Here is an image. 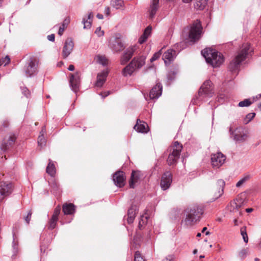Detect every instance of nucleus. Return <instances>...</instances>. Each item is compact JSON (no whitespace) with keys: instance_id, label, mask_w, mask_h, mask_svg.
<instances>
[{"instance_id":"obj_1","label":"nucleus","mask_w":261,"mask_h":261,"mask_svg":"<svg viewBox=\"0 0 261 261\" xmlns=\"http://www.w3.org/2000/svg\"><path fill=\"white\" fill-rule=\"evenodd\" d=\"M253 48L250 44L246 43L242 45L237 55L230 63L229 68L233 72L238 70L240 64L244 61L249 56L251 55Z\"/></svg>"},{"instance_id":"obj_2","label":"nucleus","mask_w":261,"mask_h":261,"mask_svg":"<svg viewBox=\"0 0 261 261\" xmlns=\"http://www.w3.org/2000/svg\"><path fill=\"white\" fill-rule=\"evenodd\" d=\"M201 55L206 62L213 67L220 66L224 62L223 55L214 49L205 48L201 51Z\"/></svg>"},{"instance_id":"obj_3","label":"nucleus","mask_w":261,"mask_h":261,"mask_svg":"<svg viewBox=\"0 0 261 261\" xmlns=\"http://www.w3.org/2000/svg\"><path fill=\"white\" fill-rule=\"evenodd\" d=\"M146 57L142 55L135 57L131 62L125 66L122 71L124 76H130L134 72L141 68L145 64Z\"/></svg>"},{"instance_id":"obj_4","label":"nucleus","mask_w":261,"mask_h":261,"mask_svg":"<svg viewBox=\"0 0 261 261\" xmlns=\"http://www.w3.org/2000/svg\"><path fill=\"white\" fill-rule=\"evenodd\" d=\"M214 93L213 84L211 81H205L200 87L198 95L194 98L192 102L193 105H199L200 101L204 100L205 97H211Z\"/></svg>"},{"instance_id":"obj_5","label":"nucleus","mask_w":261,"mask_h":261,"mask_svg":"<svg viewBox=\"0 0 261 261\" xmlns=\"http://www.w3.org/2000/svg\"><path fill=\"white\" fill-rule=\"evenodd\" d=\"M202 208L198 206H192L188 212L185 219V223L187 226H191L198 222L203 214Z\"/></svg>"},{"instance_id":"obj_6","label":"nucleus","mask_w":261,"mask_h":261,"mask_svg":"<svg viewBox=\"0 0 261 261\" xmlns=\"http://www.w3.org/2000/svg\"><path fill=\"white\" fill-rule=\"evenodd\" d=\"M39 60L35 57H31L28 60L24 68V71L27 77H32L38 71Z\"/></svg>"},{"instance_id":"obj_7","label":"nucleus","mask_w":261,"mask_h":261,"mask_svg":"<svg viewBox=\"0 0 261 261\" xmlns=\"http://www.w3.org/2000/svg\"><path fill=\"white\" fill-rule=\"evenodd\" d=\"M172 148V151L169 154L167 159L168 164L170 166L176 164L179 159L182 146L178 142L176 141L174 143Z\"/></svg>"},{"instance_id":"obj_8","label":"nucleus","mask_w":261,"mask_h":261,"mask_svg":"<svg viewBox=\"0 0 261 261\" xmlns=\"http://www.w3.org/2000/svg\"><path fill=\"white\" fill-rule=\"evenodd\" d=\"M202 27L199 21L197 20L191 26L189 37L190 40L195 42L199 40L201 36Z\"/></svg>"},{"instance_id":"obj_9","label":"nucleus","mask_w":261,"mask_h":261,"mask_svg":"<svg viewBox=\"0 0 261 261\" xmlns=\"http://www.w3.org/2000/svg\"><path fill=\"white\" fill-rule=\"evenodd\" d=\"M108 46L114 53H118L123 50L124 46L120 38V35L116 34L111 37L109 40Z\"/></svg>"},{"instance_id":"obj_10","label":"nucleus","mask_w":261,"mask_h":261,"mask_svg":"<svg viewBox=\"0 0 261 261\" xmlns=\"http://www.w3.org/2000/svg\"><path fill=\"white\" fill-rule=\"evenodd\" d=\"M229 132L232 137L233 140L236 142V143H242L245 142L247 138L248 135L244 129L242 127L237 128L234 131L232 130V128L230 127L229 128Z\"/></svg>"},{"instance_id":"obj_11","label":"nucleus","mask_w":261,"mask_h":261,"mask_svg":"<svg viewBox=\"0 0 261 261\" xmlns=\"http://www.w3.org/2000/svg\"><path fill=\"white\" fill-rule=\"evenodd\" d=\"M225 160L226 156L220 152L211 155V163L213 167L219 168L224 163Z\"/></svg>"},{"instance_id":"obj_12","label":"nucleus","mask_w":261,"mask_h":261,"mask_svg":"<svg viewBox=\"0 0 261 261\" xmlns=\"http://www.w3.org/2000/svg\"><path fill=\"white\" fill-rule=\"evenodd\" d=\"M243 203L242 199H236L231 201L227 206V210L230 213L236 214L237 215H241L240 211Z\"/></svg>"},{"instance_id":"obj_13","label":"nucleus","mask_w":261,"mask_h":261,"mask_svg":"<svg viewBox=\"0 0 261 261\" xmlns=\"http://www.w3.org/2000/svg\"><path fill=\"white\" fill-rule=\"evenodd\" d=\"M172 182V175L169 171L165 172L162 176L160 186L163 190L168 189Z\"/></svg>"},{"instance_id":"obj_14","label":"nucleus","mask_w":261,"mask_h":261,"mask_svg":"<svg viewBox=\"0 0 261 261\" xmlns=\"http://www.w3.org/2000/svg\"><path fill=\"white\" fill-rule=\"evenodd\" d=\"M70 86L72 90L76 93L79 89L80 84V73L76 71L74 74H70Z\"/></svg>"},{"instance_id":"obj_15","label":"nucleus","mask_w":261,"mask_h":261,"mask_svg":"<svg viewBox=\"0 0 261 261\" xmlns=\"http://www.w3.org/2000/svg\"><path fill=\"white\" fill-rule=\"evenodd\" d=\"M12 192V185L11 183L1 182L0 183V201L9 196Z\"/></svg>"},{"instance_id":"obj_16","label":"nucleus","mask_w":261,"mask_h":261,"mask_svg":"<svg viewBox=\"0 0 261 261\" xmlns=\"http://www.w3.org/2000/svg\"><path fill=\"white\" fill-rule=\"evenodd\" d=\"M136 49L137 46L134 45L130 46L125 50L120 59V63L121 65H125L127 63L133 56Z\"/></svg>"},{"instance_id":"obj_17","label":"nucleus","mask_w":261,"mask_h":261,"mask_svg":"<svg viewBox=\"0 0 261 261\" xmlns=\"http://www.w3.org/2000/svg\"><path fill=\"white\" fill-rule=\"evenodd\" d=\"M124 173L121 171H118L114 174L113 180L116 186L119 187H122L124 185Z\"/></svg>"},{"instance_id":"obj_18","label":"nucleus","mask_w":261,"mask_h":261,"mask_svg":"<svg viewBox=\"0 0 261 261\" xmlns=\"http://www.w3.org/2000/svg\"><path fill=\"white\" fill-rule=\"evenodd\" d=\"M74 43L71 39H67L64 44L62 50V55L64 58H66L72 52Z\"/></svg>"},{"instance_id":"obj_19","label":"nucleus","mask_w":261,"mask_h":261,"mask_svg":"<svg viewBox=\"0 0 261 261\" xmlns=\"http://www.w3.org/2000/svg\"><path fill=\"white\" fill-rule=\"evenodd\" d=\"M162 93V86L158 83L151 90L149 93V98L151 99H158Z\"/></svg>"},{"instance_id":"obj_20","label":"nucleus","mask_w":261,"mask_h":261,"mask_svg":"<svg viewBox=\"0 0 261 261\" xmlns=\"http://www.w3.org/2000/svg\"><path fill=\"white\" fill-rule=\"evenodd\" d=\"M159 2L160 0H151L148 10L149 18L152 19L154 18L160 7Z\"/></svg>"},{"instance_id":"obj_21","label":"nucleus","mask_w":261,"mask_h":261,"mask_svg":"<svg viewBox=\"0 0 261 261\" xmlns=\"http://www.w3.org/2000/svg\"><path fill=\"white\" fill-rule=\"evenodd\" d=\"M159 2L160 0H151L148 10L149 18L152 19L154 18L160 7Z\"/></svg>"},{"instance_id":"obj_22","label":"nucleus","mask_w":261,"mask_h":261,"mask_svg":"<svg viewBox=\"0 0 261 261\" xmlns=\"http://www.w3.org/2000/svg\"><path fill=\"white\" fill-rule=\"evenodd\" d=\"M176 55L174 50L170 49L166 51L163 55V60L166 65H168L173 61Z\"/></svg>"},{"instance_id":"obj_23","label":"nucleus","mask_w":261,"mask_h":261,"mask_svg":"<svg viewBox=\"0 0 261 261\" xmlns=\"http://www.w3.org/2000/svg\"><path fill=\"white\" fill-rule=\"evenodd\" d=\"M141 178V172L139 171H133L131 174V177L129 180V187L131 188H134L135 184L137 183Z\"/></svg>"},{"instance_id":"obj_24","label":"nucleus","mask_w":261,"mask_h":261,"mask_svg":"<svg viewBox=\"0 0 261 261\" xmlns=\"http://www.w3.org/2000/svg\"><path fill=\"white\" fill-rule=\"evenodd\" d=\"M107 75L108 72L106 70H103L101 73L98 74L95 86L97 87H102L106 80Z\"/></svg>"},{"instance_id":"obj_25","label":"nucleus","mask_w":261,"mask_h":261,"mask_svg":"<svg viewBox=\"0 0 261 261\" xmlns=\"http://www.w3.org/2000/svg\"><path fill=\"white\" fill-rule=\"evenodd\" d=\"M134 128L139 133H146L148 131L147 124L144 122L141 121L139 119H137V123Z\"/></svg>"},{"instance_id":"obj_26","label":"nucleus","mask_w":261,"mask_h":261,"mask_svg":"<svg viewBox=\"0 0 261 261\" xmlns=\"http://www.w3.org/2000/svg\"><path fill=\"white\" fill-rule=\"evenodd\" d=\"M138 212V208L136 205H132L128 210L127 222L131 224L134 222L136 215Z\"/></svg>"},{"instance_id":"obj_27","label":"nucleus","mask_w":261,"mask_h":261,"mask_svg":"<svg viewBox=\"0 0 261 261\" xmlns=\"http://www.w3.org/2000/svg\"><path fill=\"white\" fill-rule=\"evenodd\" d=\"M217 184L218 185L219 188L218 192L216 193L215 195V198H214V200L218 199L224 193V188L225 185V181L222 179H219L217 181Z\"/></svg>"},{"instance_id":"obj_28","label":"nucleus","mask_w":261,"mask_h":261,"mask_svg":"<svg viewBox=\"0 0 261 261\" xmlns=\"http://www.w3.org/2000/svg\"><path fill=\"white\" fill-rule=\"evenodd\" d=\"M152 28L150 26H148L144 30L143 35L140 37L138 42L140 44H142L145 42L148 37L151 34Z\"/></svg>"},{"instance_id":"obj_29","label":"nucleus","mask_w":261,"mask_h":261,"mask_svg":"<svg viewBox=\"0 0 261 261\" xmlns=\"http://www.w3.org/2000/svg\"><path fill=\"white\" fill-rule=\"evenodd\" d=\"M75 211V206L72 203H66L63 205V211L65 215H72Z\"/></svg>"},{"instance_id":"obj_30","label":"nucleus","mask_w":261,"mask_h":261,"mask_svg":"<svg viewBox=\"0 0 261 261\" xmlns=\"http://www.w3.org/2000/svg\"><path fill=\"white\" fill-rule=\"evenodd\" d=\"M49 163L46 167V172L51 176H54L56 174V168L52 161L49 160Z\"/></svg>"},{"instance_id":"obj_31","label":"nucleus","mask_w":261,"mask_h":261,"mask_svg":"<svg viewBox=\"0 0 261 261\" xmlns=\"http://www.w3.org/2000/svg\"><path fill=\"white\" fill-rule=\"evenodd\" d=\"M254 101V97H253L252 98L245 99L244 100L240 101L238 104V106L240 107H249Z\"/></svg>"},{"instance_id":"obj_32","label":"nucleus","mask_w":261,"mask_h":261,"mask_svg":"<svg viewBox=\"0 0 261 261\" xmlns=\"http://www.w3.org/2000/svg\"><path fill=\"white\" fill-rule=\"evenodd\" d=\"M15 139L16 137L14 135H10L7 142L2 145V149L6 150L7 148V146L11 145L15 142Z\"/></svg>"},{"instance_id":"obj_33","label":"nucleus","mask_w":261,"mask_h":261,"mask_svg":"<svg viewBox=\"0 0 261 261\" xmlns=\"http://www.w3.org/2000/svg\"><path fill=\"white\" fill-rule=\"evenodd\" d=\"M206 4L207 1H206V0H196L194 7L197 9L202 10L204 8Z\"/></svg>"},{"instance_id":"obj_34","label":"nucleus","mask_w":261,"mask_h":261,"mask_svg":"<svg viewBox=\"0 0 261 261\" xmlns=\"http://www.w3.org/2000/svg\"><path fill=\"white\" fill-rule=\"evenodd\" d=\"M112 6L116 9H119L124 6L123 0H112L111 1Z\"/></svg>"},{"instance_id":"obj_35","label":"nucleus","mask_w":261,"mask_h":261,"mask_svg":"<svg viewBox=\"0 0 261 261\" xmlns=\"http://www.w3.org/2000/svg\"><path fill=\"white\" fill-rule=\"evenodd\" d=\"M148 218V216L147 215L141 216L138 225L140 229H142L146 224H147Z\"/></svg>"},{"instance_id":"obj_36","label":"nucleus","mask_w":261,"mask_h":261,"mask_svg":"<svg viewBox=\"0 0 261 261\" xmlns=\"http://www.w3.org/2000/svg\"><path fill=\"white\" fill-rule=\"evenodd\" d=\"M69 21L70 19L69 18H66V19H65L62 25L59 28V30L58 31L59 35H60V36L62 35L63 32L64 31V30L67 28L69 22Z\"/></svg>"},{"instance_id":"obj_37","label":"nucleus","mask_w":261,"mask_h":261,"mask_svg":"<svg viewBox=\"0 0 261 261\" xmlns=\"http://www.w3.org/2000/svg\"><path fill=\"white\" fill-rule=\"evenodd\" d=\"M58 221V219L51 217L48 222V229L51 230L54 229L56 226Z\"/></svg>"},{"instance_id":"obj_38","label":"nucleus","mask_w":261,"mask_h":261,"mask_svg":"<svg viewBox=\"0 0 261 261\" xmlns=\"http://www.w3.org/2000/svg\"><path fill=\"white\" fill-rule=\"evenodd\" d=\"M250 178V175H246L236 184V187L240 188Z\"/></svg>"},{"instance_id":"obj_39","label":"nucleus","mask_w":261,"mask_h":261,"mask_svg":"<svg viewBox=\"0 0 261 261\" xmlns=\"http://www.w3.org/2000/svg\"><path fill=\"white\" fill-rule=\"evenodd\" d=\"M249 249L248 248H244L242 249L238 253V257L241 259H243L249 254Z\"/></svg>"},{"instance_id":"obj_40","label":"nucleus","mask_w":261,"mask_h":261,"mask_svg":"<svg viewBox=\"0 0 261 261\" xmlns=\"http://www.w3.org/2000/svg\"><path fill=\"white\" fill-rule=\"evenodd\" d=\"M97 61L98 63L103 66L107 65L108 60L105 56H97Z\"/></svg>"},{"instance_id":"obj_41","label":"nucleus","mask_w":261,"mask_h":261,"mask_svg":"<svg viewBox=\"0 0 261 261\" xmlns=\"http://www.w3.org/2000/svg\"><path fill=\"white\" fill-rule=\"evenodd\" d=\"M241 234L242 236V238L244 240V241L245 243H247L248 242V236L246 232V227H243L241 228Z\"/></svg>"},{"instance_id":"obj_42","label":"nucleus","mask_w":261,"mask_h":261,"mask_svg":"<svg viewBox=\"0 0 261 261\" xmlns=\"http://www.w3.org/2000/svg\"><path fill=\"white\" fill-rule=\"evenodd\" d=\"M176 73L174 71H170L167 74L168 82L170 84L175 77Z\"/></svg>"},{"instance_id":"obj_43","label":"nucleus","mask_w":261,"mask_h":261,"mask_svg":"<svg viewBox=\"0 0 261 261\" xmlns=\"http://www.w3.org/2000/svg\"><path fill=\"white\" fill-rule=\"evenodd\" d=\"M255 113H250L248 114L245 118L244 120V123L245 124L248 123L253 118L255 117Z\"/></svg>"},{"instance_id":"obj_44","label":"nucleus","mask_w":261,"mask_h":261,"mask_svg":"<svg viewBox=\"0 0 261 261\" xmlns=\"http://www.w3.org/2000/svg\"><path fill=\"white\" fill-rule=\"evenodd\" d=\"M13 251L14 254L12 255V257H14L18 252V244L15 241V238L14 237V235H13V242L12 245Z\"/></svg>"},{"instance_id":"obj_45","label":"nucleus","mask_w":261,"mask_h":261,"mask_svg":"<svg viewBox=\"0 0 261 261\" xmlns=\"http://www.w3.org/2000/svg\"><path fill=\"white\" fill-rule=\"evenodd\" d=\"M46 143V140L44 136L39 135L38 138V144L39 146L42 147Z\"/></svg>"},{"instance_id":"obj_46","label":"nucleus","mask_w":261,"mask_h":261,"mask_svg":"<svg viewBox=\"0 0 261 261\" xmlns=\"http://www.w3.org/2000/svg\"><path fill=\"white\" fill-rule=\"evenodd\" d=\"M162 48L158 52H156L153 54V56L150 60L151 62H154V61L156 60L158 58H160V57L161 56V55L162 54Z\"/></svg>"},{"instance_id":"obj_47","label":"nucleus","mask_w":261,"mask_h":261,"mask_svg":"<svg viewBox=\"0 0 261 261\" xmlns=\"http://www.w3.org/2000/svg\"><path fill=\"white\" fill-rule=\"evenodd\" d=\"M10 61V59L9 57L7 56L5 57V58L0 60V66L3 65L6 66L9 63Z\"/></svg>"},{"instance_id":"obj_48","label":"nucleus","mask_w":261,"mask_h":261,"mask_svg":"<svg viewBox=\"0 0 261 261\" xmlns=\"http://www.w3.org/2000/svg\"><path fill=\"white\" fill-rule=\"evenodd\" d=\"M83 23L84 24V29H89L91 26V21L90 20L88 21L85 18L83 19L82 21Z\"/></svg>"},{"instance_id":"obj_49","label":"nucleus","mask_w":261,"mask_h":261,"mask_svg":"<svg viewBox=\"0 0 261 261\" xmlns=\"http://www.w3.org/2000/svg\"><path fill=\"white\" fill-rule=\"evenodd\" d=\"M134 261H145L139 251H136L135 254Z\"/></svg>"},{"instance_id":"obj_50","label":"nucleus","mask_w":261,"mask_h":261,"mask_svg":"<svg viewBox=\"0 0 261 261\" xmlns=\"http://www.w3.org/2000/svg\"><path fill=\"white\" fill-rule=\"evenodd\" d=\"M61 208L60 206L57 207L54 211L51 217L58 219L59 214H60Z\"/></svg>"},{"instance_id":"obj_51","label":"nucleus","mask_w":261,"mask_h":261,"mask_svg":"<svg viewBox=\"0 0 261 261\" xmlns=\"http://www.w3.org/2000/svg\"><path fill=\"white\" fill-rule=\"evenodd\" d=\"M95 33L98 36H102L104 35V32L101 30L100 27H98L95 31Z\"/></svg>"},{"instance_id":"obj_52","label":"nucleus","mask_w":261,"mask_h":261,"mask_svg":"<svg viewBox=\"0 0 261 261\" xmlns=\"http://www.w3.org/2000/svg\"><path fill=\"white\" fill-rule=\"evenodd\" d=\"M21 91L23 94L28 97L30 95V92L27 87H21Z\"/></svg>"},{"instance_id":"obj_53","label":"nucleus","mask_w":261,"mask_h":261,"mask_svg":"<svg viewBox=\"0 0 261 261\" xmlns=\"http://www.w3.org/2000/svg\"><path fill=\"white\" fill-rule=\"evenodd\" d=\"M32 214V211L30 210L29 211L27 216L25 217V220L27 223H29L31 220Z\"/></svg>"},{"instance_id":"obj_54","label":"nucleus","mask_w":261,"mask_h":261,"mask_svg":"<svg viewBox=\"0 0 261 261\" xmlns=\"http://www.w3.org/2000/svg\"><path fill=\"white\" fill-rule=\"evenodd\" d=\"M174 259V256L172 255H170L167 256L165 259L163 260V261H173Z\"/></svg>"},{"instance_id":"obj_55","label":"nucleus","mask_w":261,"mask_h":261,"mask_svg":"<svg viewBox=\"0 0 261 261\" xmlns=\"http://www.w3.org/2000/svg\"><path fill=\"white\" fill-rule=\"evenodd\" d=\"M104 13L107 16H109L110 14V8L108 7H106Z\"/></svg>"},{"instance_id":"obj_56","label":"nucleus","mask_w":261,"mask_h":261,"mask_svg":"<svg viewBox=\"0 0 261 261\" xmlns=\"http://www.w3.org/2000/svg\"><path fill=\"white\" fill-rule=\"evenodd\" d=\"M47 39L48 40L51 41H55V35L54 34H51L47 36Z\"/></svg>"},{"instance_id":"obj_57","label":"nucleus","mask_w":261,"mask_h":261,"mask_svg":"<svg viewBox=\"0 0 261 261\" xmlns=\"http://www.w3.org/2000/svg\"><path fill=\"white\" fill-rule=\"evenodd\" d=\"M45 132H46V129H45V126H43L42 128V129L40 133V135H43L44 136V134H45Z\"/></svg>"},{"instance_id":"obj_58","label":"nucleus","mask_w":261,"mask_h":261,"mask_svg":"<svg viewBox=\"0 0 261 261\" xmlns=\"http://www.w3.org/2000/svg\"><path fill=\"white\" fill-rule=\"evenodd\" d=\"M224 98V96L223 95H220L218 96V101L219 102H223V99Z\"/></svg>"},{"instance_id":"obj_59","label":"nucleus","mask_w":261,"mask_h":261,"mask_svg":"<svg viewBox=\"0 0 261 261\" xmlns=\"http://www.w3.org/2000/svg\"><path fill=\"white\" fill-rule=\"evenodd\" d=\"M68 69L70 71H73L74 70V66L73 65H70Z\"/></svg>"},{"instance_id":"obj_60","label":"nucleus","mask_w":261,"mask_h":261,"mask_svg":"<svg viewBox=\"0 0 261 261\" xmlns=\"http://www.w3.org/2000/svg\"><path fill=\"white\" fill-rule=\"evenodd\" d=\"M103 94H104V95H103L102 93L101 94L102 98H105V97H106L108 95H109L110 94V92L109 91H107V92H105Z\"/></svg>"},{"instance_id":"obj_61","label":"nucleus","mask_w":261,"mask_h":261,"mask_svg":"<svg viewBox=\"0 0 261 261\" xmlns=\"http://www.w3.org/2000/svg\"><path fill=\"white\" fill-rule=\"evenodd\" d=\"M58 189V186L57 185H56V184H55V185L54 186L52 187V191H53L54 192H55V191L57 190Z\"/></svg>"},{"instance_id":"obj_62","label":"nucleus","mask_w":261,"mask_h":261,"mask_svg":"<svg viewBox=\"0 0 261 261\" xmlns=\"http://www.w3.org/2000/svg\"><path fill=\"white\" fill-rule=\"evenodd\" d=\"M255 97V101L261 98V93L257 95Z\"/></svg>"},{"instance_id":"obj_63","label":"nucleus","mask_w":261,"mask_h":261,"mask_svg":"<svg viewBox=\"0 0 261 261\" xmlns=\"http://www.w3.org/2000/svg\"><path fill=\"white\" fill-rule=\"evenodd\" d=\"M96 17L98 19H102L103 18V15L102 14H97V15H96Z\"/></svg>"},{"instance_id":"obj_64","label":"nucleus","mask_w":261,"mask_h":261,"mask_svg":"<svg viewBox=\"0 0 261 261\" xmlns=\"http://www.w3.org/2000/svg\"><path fill=\"white\" fill-rule=\"evenodd\" d=\"M93 15L92 13H89L88 16V19L90 20L93 17Z\"/></svg>"}]
</instances>
